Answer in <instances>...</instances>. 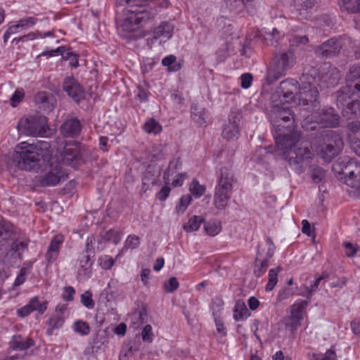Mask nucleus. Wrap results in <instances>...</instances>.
<instances>
[{"instance_id": "f257e3e1", "label": "nucleus", "mask_w": 360, "mask_h": 360, "mask_svg": "<svg viewBox=\"0 0 360 360\" xmlns=\"http://www.w3.org/2000/svg\"><path fill=\"white\" fill-rule=\"evenodd\" d=\"M276 137V147L285 157L290 168L298 174L304 171V165L313 158L311 146L307 142H300V134L290 127Z\"/></svg>"}, {"instance_id": "f03ea898", "label": "nucleus", "mask_w": 360, "mask_h": 360, "mask_svg": "<svg viewBox=\"0 0 360 360\" xmlns=\"http://www.w3.org/2000/svg\"><path fill=\"white\" fill-rule=\"evenodd\" d=\"M12 160L18 168L35 172L39 170L45 162L41 149L26 142L16 146Z\"/></svg>"}, {"instance_id": "7ed1b4c3", "label": "nucleus", "mask_w": 360, "mask_h": 360, "mask_svg": "<svg viewBox=\"0 0 360 360\" xmlns=\"http://www.w3.org/2000/svg\"><path fill=\"white\" fill-rule=\"evenodd\" d=\"M125 8L127 16L122 20L121 27L123 31H134L143 22L153 18L156 11L147 4H130Z\"/></svg>"}, {"instance_id": "20e7f679", "label": "nucleus", "mask_w": 360, "mask_h": 360, "mask_svg": "<svg viewBox=\"0 0 360 360\" xmlns=\"http://www.w3.org/2000/svg\"><path fill=\"white\" fill-rule=\"evenodd\" d=\"M316 75L317 69L314 68L303 73L301 77L302 86L300 89L297 102L295 105H302L305 106L310 104L314 110L319 106V103L317 101L319 91L316 86H318L316 84Z\"/></svg>"}, {"instance_id": "39448f33", "label": "nucleus", "mask_w": 360, "mask_h": 360, "mask_svg": "<svg viewBox=\"0 0 360 360\" xmlns=\"http://www.w3.org/2000/svg\"><path fill=\"white\" fill-rule=\"evenodd\" d=\"M343 141L335 131H323L321 139L319 140L315 150L321 158L326 162H330L343 148Z\"/></svg>"}, {"instance_id": "423d86ee", "label": "nucleus", "mask_w": 360, "mask_h": 360, "mask_svg": "<svg viewBox=\"0 0 360 360\" xmlns=\"http://www.w3.org/2000/svg\"><path fill=\"white\" fill-rule=\"evenodd\" d=\"M233 174L229 167L220 169V176L215 187L214 203L217 209L224 210L230 200L233 191Z\"/></svg>"}, {"instance_id": "0eeeda50", "label": "nucleus", "mask_w": 360, "mask_h": 360, "mask_svg": "<svg viewBox=\"0 0 360 360\" xmlns=\"http://www.w3.org/2000/svg\"><path fill=\"white\" fill-rule=\"evenodd\" d=\"M18 128L19 131L29 136L47 137L51 134L47 117L38 114L21 118Z\"/></svg>"}, {"instance_id": "6e6552de", "label": "nucleus", "mask_w": 360, "mask_h": 360, "mask_svg": "<svg viewBox=\"0 0 360 360\" xmlns=\"http://www.w3.org/2000/svg\"><path fill=\"white\" fill-rule=\"evenodd\" d=\"M295 63V57L292 48L288 51L281 52L276 55L274 63L269 70L266 80L271 84L285 75L286 71Z\"/></svg>"}, {"instance_id": "1a4fd4ad", "label": "nucleus", "mask_w": 360, "mask_h": 360, "mask_svg": "<svg viewBox=\"0 0 360 360\" xmlns=\"http://www.w3.org/2000/svg\"><path fill=\"white\" fill-rule=\"evenodd\" d=\"M335 170L344 176L345 183L357 190L360 195V164L355 160L342 161L333 165Z\"/></svg>"}, {"instance_id": "9d476101", "label": "nucleus", "mask_w": 360, "mask_h": 360, "mask_svg": "<svg viewBox=\"0 0 360 360\" xmlns=\"http://www.w3.org/2000/svg\"><path fill=\"white\" fill-rule=\"evenodd\" d=\"M360 93V66L353 65L346 77V86L337 93V101L344 104L346 97Z\"/></svg>"}, {"instance_id": "9b49d317", "label": "nucleus", "mask_w": 360, "mask_h": 360, "mask_svg": "<svg viewBox=\"0 0 360 360\" xmlns=\"http://www.w3.org/2000/svg\"><path fill=\"white\" fill-rule=\"evenodd\" d=\"M298 82L293 79H288L280 83L276 92L272 95L274 103L280 100L281 103H292L295 105L298 96Z\"/></svg>"}, {"instance_id": "f8f14e48", "label": "nucleus", "mask_w": 360, "mask_h": 360, "mask_svg": "<svg viewBox=\"0 0 360 360\" xmlns=\"http://www.w3.org/2000/svg\"><path fill=\"white\" fill-rule=\"evenodd\" d=\"M68 178L66 172L58 162L51 161L45 172L37 177V182L41 186H54Z\"/></svg>"}, {"instance_id": "ddd939ff", "label": "nucleus", "mask_w": 360, "mask_h": 360, "mask_svg": "<svg viewBox=\"0 0 360 360\" xmlns=\"http://www.w3.org/2000/svg\"><path fill=\"white\" fill-rule=\"evenodd\" d=\"M270 120L278 131H282L283 128H288L290 124L285 125L287 122L294 120L293 115L290 109L285 105V103H274L270 110Z\"/></svg>"}, {"instance_id": "4468645a", "label": "nucleus", "mask_w": 360, "mask_h": 360, "mask_svg": "<svg viewBox=\"0 0 360 360\" xmlns=\"http://www.w3.org/2000/svg\"><path fill=\"white\" fill-rule=\"evenodd\" d=\"M339 115L333 108H324L320 112H315L304 120V126L309 123L321 124L325 127H335L339 123Z\"/></svg>"}, {"instance_id": "2eb2a0df", "label": "nucleus", "mask_w": 360, "mask_h": 360, "mask_svg": "<svg viewBox=\"0 0 360 360\" xmlns=\"http://www.w3.org/2000/svg\"><path fill=\"white\" fill-rule=\"evenodd\" d=\"M340 77V72L336 67L325 64L319 71L317 70L316 84L321 89L335 86L338 84Z\"/></svg>"}, {"instance_id": "dca6fc26", "label": "nucleus", "mask_w": 360, "mask_h": 360, "mask_svg": "<svg viewBox=\"0 0 360 360\" xmlns=\"http://www.w3.org/2000/svg\"><path fill=\"white\" fill-rule=\"evenodd\" d=\"M266 243L268 248L265 256H263L264 250L262 248V245H258L257 257L255 259L253 270L254 274L257 277H260L266 272L269 266V259L273 257L274 253L275 247L269 238H267Z\"/></svg>"}, {"instance_id": "f3484780", "label": "nucleus", "mask_w": 360, "mask_h": 360, "mask_svg": "<svg viewBox=\"0 0 360 360\" xmlns=\"http://www.w3.org/2000/svg\"><path fill=\"white\" fill-rule=\"evenodd\" d=\"M93 240V238H87L85 252H82L78 259L79 275L83 273L84 275H87V276L89 277L91 268L94 262L91 257L94 256V249L92 246Z\"/></svg>"}, {"instance_id": "a211bd4d", "label": "nucleus", "mask_w": 360, "mask_h": 360, "mask_svg": "<svg viewBox=\"0 0 360 360\" xmlns=\"http://www.w3.org/2000/svg\"><path fill=\"white\" fill-rule=\"evenodd\" d=\"M343 44L345 43L342 40L332 38L319 46L316 53L323 58H331L340 53Z\"/></svg>"}, {"instance_id": "6ab92c4d", "label": "nucleus", "mask_w": 360, "mask_h": 360, "mask_svg": "<svg viewBox=\"0 0 360 360\" xmlns=\"http://www.w3.org/2000/svg\"><path fill=\"white\" fill-rule=\"evenodd\" d=\"M82 153L83 151L77 146L74 147L65 146L61 154V162L65 165L77 167L82 161Z\"/></svg>"}, {"instance_id": "aec40b11", "label": "nucleus", "mask_w": 360, "mask_h": 360, "mask_svg": "<svg viewBox=\"0 0 360 360\" xmlns=\"http://www.w3.org/2000/svg\"><path fill=\"white\" fill-rule=\"evenodd\" d=\"M34 103L39 110L49 112L55 108L56 98L50 92L40 91L35 95Z\"/></svg>"}, {"instance_id": "412c9836", "label": "nucleus", "mask_w": 360, "mask_h": 360, "mask_svg": "<svg viewBox=\"0 0 360 360\" xmlns=\"http://www.w3.org/2000/svg\"><path fill=\"white\" fill-rule=\"evenodd\" d=\"M82 124L77 117L68 118L60 126L61 134L67 138H77L82 131Z\"/></svg>"}, {"instance_id": "4be33fe9", "label": "nucleus", "mask_w": 360, "mask_h": 360, "mask_svg": "<svg viewBox=\"0 0 360 360\" xmlns=\"http://www.w3.org/2000/svg\"><path fill=\"white\" fill-rule=\"evenodd\" d=\"M63 88L77 102H79L84 97L82 87L73 77H66L64 80Z\"/></svg>"}, {"instance_id": "5701e85b", "label": "nucleus", "mask_w": 360, "mask_h": 360, "mask_svg": "<svg viewBox=\"0 0 360 360\" xmlns=\"http://www.w3.org/2000/svg\"><path fill=\"white\" fill-rule=\"evenodd\" d=\"M240 118L235 115H230L229 121L224 124L221 135L224 139L229 141L238 139L240 135L239 130Z\"/></svg>"}, {"instance_id": "b1692460", "label": "nucleus", "mask_w": 360, "mask_h": 360, "mask_svg": "<svg viewBox=\"0 0 360 360\" xmlns=\"http://www.w3.org/2000/svg\"><path fill=\"white\" fill-rule=\"evenodd\" d=\"M47 309V302L41 303L38 297H32L30 302L24 307L17 311V314L20 317H25L34 311H37L39 314H43Z\"/></svg>"}, {"instance_id": "393cba45", "label": "nucleus", "mask_w": 360, "mask_h": 360, "mask_svg": "<svg viewBox=\"0 0 360 360\" xmlns=\"http://www.w3.org/2000/svg\"><path fill=\"white\" fill-rule=\"evenodd\" d=\"M351 96L346 97V101L344 102V104L338 103V105H340L344 107L347 105L345 108L342 110V115L344 117H347L348 119L351 120L355 118L356 117L360 115V100H352L349 101L351 99Z\"/></svg>"}, {"instance_id": "a878e982", "label": "nucleus", "mask_w": 360, "mask_h": 360, "mask_svg": "<svg viewBox=\"0 0 360 360\" xmlns=\"http://www.w3.org/2000/svg\"><path fill=\"white\" fill-rule=\"evenodd\" d=\"M63 242V237L60 235L56 236L51 241L46 258L49 263L55 261L59 254V249Z\"/></svg>"}, {"instance_id": "bb28decb", "label": "nucleus", "mask_w": 360, "mask_h": 360, "mask_svg": "<svg viewBox=\"0 0 360 360\" xmlns=\"http://www.w3.org/2000/svg\"><path fill=\"white\" fill-rule=\"evenodd\" d=\"M174 30V25L169 22H162L153 32V37L151 41L163 37L169 39L172 37Z\"/></svg>"}, {"instance_id": "cd10ccee", "label": "nucleus", "mask_w": 360, "mask_h": 360, "mask_svg": "<svg viewBox=\"0 0 360 360\" xmlns=\"http://www.w3.org/2000/svg\"><path fill=\"white\" fill-rule=\"evenodd\" d=\"M34 345V341L31 338H22L20 335L14 336L10 342L11 347L14 350H25Z\"/></svg>"}, {"instance_id": "c85d7f7f", "label": "nucleus", "mask_w": 360, "mask_h": 360, "mask_svg": "<svg viewBox=\"0 0 360 360\" xmlns=\"http://www.w3.org/2000/svg\"><path fill=\"white\" fill-rule=\"evenodd\" d=\"M13 242L11 246V251L17 254L18 257L20 259H22V254L28 249L29 239L27 238H13Z\"/></svg>"}, {"instance_id": "c756f323", "label": "nucleus", "mask_w": 360, "mask_h": 360, "mask_svg": "<svg viewBox=\"0 0 360 360\" xmlns=\"http://www.w3.org/2000/svg\"><path fill=\"white\" fill-rule=\"evenodd\" d=\"M140 345L139 339H138V342L134 340L125 342L120 354V359L124 360V358L132 356L135 352L139 349Z\"/></svg>"}, {"instance_id": "7c9ffc66", "label": "nucleus", "mask_w": 360, "mask_h": 360, "mask_svg": "<svg viewBox=\"0 0 360 360\" xmlns=\"http://www.w3.org/2000/svg\"><path fill=\"white\" fill-rule=\"evenodd\" d=\"M191 114L193 121L199 125L207 123V115L205 108L198 105H193L191 107Z\"/></svg>"}, {"instance_id": "2f4dec72", "label": "nucleus", "mask_w": 360, "mask_h": 360, "mask_svg": "<svg viewBox=\"0 0 360 360\" xmlns=\"http://www.w3.org/2000/svg\"><path fill=\"white\" fill-rule=\"evenodd\" d=\"M15 228L10 222L0 220V238L4 240L13 239Z\"/></svg>"}, {"instance_id": "473e14b6", "label": "nucleus", "mask_w": 360, "mask_h": 360, "mask_svg": "<svg viewBox=\"0 0 360 360\" xmlns=\"http://www.w3.org/2000/svg\"><path fill=\"white\" fill-rule=\"evenodd\" d=\"M303 316H299L298 315L290 314L286 316L283 321L286 328H289L292 333L297 329L298 327L301 326Z\"/></svg>"}, {"instance_id": "72a5a7b5", "label": "nucleus", "mask_w": 360, "mask_h": 360, "mask_svg": "<svg viewBox=\"0 0 360 360\" xmlns=\"http://www.w3.org/2000/svg\"><path fill=\"white\" fill-rule=\"evenodd\" d=\"M250 316L246 305L243 302H237L234 307L233 318L236 321H243Z\"/></svg>"}, {"instance_id": "f704fd0d", "label": "nucleus", "mask_w": 360, "mask_h": 360, "mask_svg": "<svg viewBox=\"0 0 360 360\" xmlns=\"http://www.w3.org/2000/svg\"><path fill=\"white\" fill-rule=\"evenodd\" d=\"M202 223H204V219L201 216L194 215L184 225L183 229L186 232L195 231Z\"/></svg>"}, {"instance_id": "c9c22d12", "label": "nucleus", "mask_w": 360, "mask_h": 360, "mask_svg": "<svg viewBox=\"0 0 360 360\" xmlns=\"http://www.w3.org/2000/svg\"><path fill=\"white\" fill-rule=\"evenodd\" d=\"M65 319L63 317L54 313L48 321L49 328L47 329V334L51 335L53 330L58 329L63 326Z\"/></svg>"}, {"instance_id": "e433bc0d", "label": "nucleus", "mask_w": 360, "mask_h": 360, "mask_svg": "<svg viewBox=\"0 0 360 360\" xmlns=\"http://www.w3.org/2000/svg\"><path fill=\"white\" fill-rule=\"evenodd\" d=\"M182 163L179 159L173 160L169 164L167 171L164 174V179L166 183L170 181V176H172L178 169H181Z\"/></svg>"}, {"instance_id": "4c0bfd02", "label": "nucleus", "mask_w": 360, "mask_h": 360, "mask_svg": "<svg viewBox=\"0 0 360 360\" xmlns=\"http://www.w3.org/2000/svg\"><path fill=\"white\" fill-rule=\"evenodd\" d=\"M348 128L350 133L349 134V139L352 143L354 144L356 139H360V122L354 120L349 123Z\"/></svg>"}, {"instance_id": "58836bf2", "label": "nucleus", "mask_w": 360, "mask_h": 360, "mask_svg": "<svg viewBox=\"0 0 360 360\" xmlns=\"http://www.w3.org/2000/svg\"><path fill=\"white\" fill-rule=\"evenodd\" d=\"M143 129L148 134H157L161 131L162 127L158 121L152 118L144 124Z\"/></svg>"}, {"instance_id": "ea45409f", "label": "nucleus", "mask_w": 360, "mask_h": 360, "mask_svg": "<svg viewBox=\"0 0 360 360\" xmlns=\"http://www.w3.org/2000/svg\"><path fill=\"white\" fill-rule=\"evenodd\" d=\"M100 235L105 241H111L115 244H117L121 240L120 233L114 229L103 231Z\"/></svg>"}, {"instance_id": "a19ab883", "label": "nucleus", "mask_w": 360, "mask_h": 360, "mask_svg": "<svg viewBox=\"0 0 360 360\" xmlns=\"http://www.w3.org/2000/svg\"><path fill=\"white\" fill-rule=\"evenodd\" d=\"M205 186L200 184L196 179H193L189 186V191L196 198L202 196L205 193Z\"/></svg>"}, {"instance_id": "79ce46f5", "label": "nucleus", "mask_w": 360, "mask_h": 360, "mask_svg": "<svg viewBox=\"0 0 360 360\" xmlns=\"http://www.w3.org/2000/svg\"><path fill=\"white\" fill-rule=\"evenodd\" d=\"M309 301L298 300L290 307V314L303 316L302 312L306 309Z\"/></svg>"}, {"instance_id": "37998d69", "label": "nucleus", "mask_w": 360, "mask_h": 360, "mask_svg": "<svg viewBox=\"0 0 360 360\" xmlns=\"http://www.w3.org/2000/svg\"><path fill=\"white\" fill-rule=\"evenodd\" d=\"M345 10L350 13L360 12V0H342Z\"/></svg>"}, {"instance_id": "c03bdc74", "label": "nucleus", "mask_w": 360, "mask_h": 360, "mask_svg": "<svg viewBox=\"0 0 360 360\" xmlns=\"http://www.w3.org/2000/svg\"><path fill=\"white\" fill-rule=\"evenodd\" d=\"M176 59L173 55L168 56L162 59V64L164 66H168L169 70L176 72L180 69V65L175 63Z\"/></svg>"}, {"instance_id": "a18cd8bd", "label": "nucleus", "mask_w": 360, "mask_h": 360, "mask_svg": "<svg viewBox=\"0 0 360 360\" xmlns=\"http://www.w3.org/2000/svg\"><path fill=\"white\" fill-rule=\"evenodd\" d=\"M328 278V273H323V274L318 277L314 283L311 285L309 287H307L306 286L305 288H306V292H307V298L309 299L310 298V295L315 292L318 288H319V286L320 285L321 281H325L326 279H327Z\"/></svg>"}, {"instance_id": "49530a36", "label": "nucleus", "mask_w": 360, "mask_h": 360, "mask_svg": "<svg viewBox=\"0 0 360 360\" xmlns=\"http://www.w3.org/2000/svg\"><path fill=\"white\" fill-rule=\"evenodd\" d=\"M191 200L192 198L190 195L186 194L183 195L179 200V203L176 207L177 213L183 214L187 209Z\"/></svg>"}, {"instance_id": "de8ad7c7", "label": "nucleus", "mask_w": 360, "mask_h": 360, "mask_svg": "<svg viewBox=\"0 0 360 360\" xmlns=\"http://www.w3.org/2000/svg\"><path fill=\"white\" fill-rule=\"evenodd\" d=\"M278 270H276L274 269H271L269 271V281L268 283L266 285V290L271 291L273 290L276 284L277 283L278 278H277V274L278 270L280 269L279 267L277 268Z\"/></svg>"}, {"instance_id": "09e8293b", "label": "nucleus", "mask_w": 360, "mask_h": 360, "mask_svg": "<svg viewBox=\"0 0 360 360\" xmlns=\"http://www.w3.org/2000/svg\"><path fill=\"white\" fill-rule=\"evenodd\" d=\"M158 175H155L151 171L147 170L143 178V186L149 187L150 186H154L158 180Z\"/></svg>"}, {"instance_id": "8fccbe9b", "label": "nucleus", "mask_w": 360, "mask_h": 360, "mask_svg": "<svg viewBox=\"0 0 360 360\" xmlns=\"http://www.w3.org/2000/svg\"><path fill=\"white\" fill-rule=\"evenodd\" d=\"M311 360H337V356L333 350L328 349L325 354H314Z\"/></svg>"}, {"instance_id": "3c124183", "label": "nucleus", "mask_w": 360, "mask_h": 360, "mask_svg": "<svg viewBox=\"0 0 360 360\" xmlns=\"http://www.w3.org/2000/svg\"><path fill=\"white\" fill-rule=\"evenodd\" d=\"M81 302L84 306L89 309H93L94 307L95 303L92 300V293L89 290L82 294Z\"/></svg>"}, {"instance_id": "603ef678", "label": "nucleus", "mask_w": 360, "mask_h": 360, "mask_svg": "<svg viewBox=\"0 0 360 360\" xmlns=\"http://www.w3.org/2000/svg\"><path fill=\"white\" fill-rule=\"evenodd\" d=\"M75 332L81 334L82 335H86L89 333L90 328L87 323L82 321H77L75 323Z\"/></svg>"}, {"instance_id": "864d4df0", "label": "nucleus", "mask_w": 360, "mask_h": 360, "mask_svg": "<svg viewBox=\"0 0 360 360\" xmlns=\"http://www.w3.org/2000/svg\"><path fill=\"white\" fill-rule=\"evenodd\" d=\"M204 229L208 235L212 236H216L221 231L220 226L214 222L205 223L204 224Z\"/></svg>"}, {"instance_id": "5fc2aeb1", "label": "nucleus", "mask_w": 360, "mask_h": 360, "mask_svg": "<svg viewBox=\"0 0 360 360\" xmlns=\"http://www.w3.org/2000/svg\"><path fill=\"white\" fill-rule=\"evenodd\" d=\"M37 22V19L34 17H28L22 18L18 21L17 24L14 25L16 29L25 28L34 25Z\"/></svg>"}, {"instance_id": "6e6d98bb", "label": "nucleus", "mask_w": 360, "mask_h": 360, "mask_svg": "<svg viewBox=\"0 0 360 360\" xmlns=\"http://www.w3.org/2000/svg\"><path fill=\"white\" fill-rule=\"evenodd\" d=\"M295 7H302L304 9L311 8L314 6L318 0H292Z\"/></svg>"}, {"instance_id": "4d7b16f0", "label": "nucleus", "mask_w": 360, "mask_h": 360, "mask_svg": "<svg viewBox=\"0 0 360 360\" xmlns=\"http://www.w3.org/2000/svg\"><path fill=\"white\" fill-rule=\"evenodd\" d=\"M139 238L134 234H131L127 237L124 243V248L135 249L139 247Z\"/></svg>"}, {"instance_id": "13d9d810", "label": "nucleus", "mask_w": 360, "mask_h": 360, "mask_svg": "<svg viewBox=\"0 0 360 360\" xmlns=\"http://www.w3.org/2000/svg\"><path fill=\"white\" fill-rule=\"evenodd\" d=\"M179 282L176 277L170 278L167 282L164 284V289L167 292H172L179 288Z\"/></svg>"}, {"instance_id": "bf43d9fd", "label": "nucleus", "mask_w": 360, "mask_h": 360, "mask_svg": "<svg viewBox=\"0 0 360 360\" xmlns=\"http://www.w3.org/2000/svg\"><path fill=\"white\" fill-rule=\"evenodd\" d=\"M325 170L323 168L316 167L312 169L311 179L315 183H319L325 177Z\"/></svg>"}, {"instance_id": "052dcab7", "label": "nucleus", "mask_w": 360, "mask_h": 360, "mask_svg": "<svg viewBox=\"0 0 360 360\" xmlns=\"http://www.w3.org/2000/svg\"><path fill=\"white\" fill-rule=\"evenodd\" d=\"M289 41L291 47L300 46L308 42V38L306 36H294Z\"/></svg>"}, {"instance_id": "680f3d73", "label": "nucleus", "mask_w": 360, "mask_h": 360, "mask_svg": "<svg viewBox=\"0 0 360 360\" xmlns=\"http://www.w3.org/2000/svg\"><path fill=\"white\" fill-rule=\"evenodd\" d=\"M24 91L22 89H16L11 98V105L13 107L16 106L22 101Z\"/></svg>"}, {"instance_id": "e2e57ef3", "label": "nucleus", "mask_w": 360, "mask_h": 360, "mask_svg": "<svg viewBox=\"0 0 360 360\" xmlns=\"http://www.w3.org/2000/svg\"><path fill=\"white\" fill-rule=\"evenodd\" d=\"M213 316L214 317V321L217 327V331L223 335L226 334V328L224 326V322L221 318L217 315V312L214 310Z\"/></svg>"}, {"instance_id": "0e129e2a", "label": "nucleus", "mask_w": 360, "mask_h": 360, "mask_svg": "<svg viewBox=\"0 0 360 360\" xmlns=\"http://www.w3.org/2000/svg\"><path fill=\"white\" fill-rule=\"evenodd\" d=\"M142 339L145 342H151L153 338V333L152 332V327L150 325H146L142 330L141 333Z\"/></svg>"}, {"instance_id": "69168bd1", "label": "nucleus", "mask_w": 360, "mask_h": 360, "mask_svg": "<svg viewBox=\"0 0 360 360\" xmlns=\"http://www.w3.org/2000/svg\"><path fill=\"white\" fill-rule=\"evenodd\" d=\"M343 246L345 248V254L348 257H353L358 250V246L349 242H345Z\"/></svg>"}, {"instance_id": "338daca9", "label": "nucleus", "mask_w": 360, "mask_h": 360, "mask_svg": "<svg viewBox=\"0 0 360 360\" xmlns=\"http://www.w3.org/2000/svg\"><path fill=\"white\" fill-rule=\"evenodd\" d=\"M252 82V75L250 73H245L240 76V85L244 89L249 88Z\"/></svg>"}, {"instance_id": "774afa93", "label": "nucleus", "mask_w": 360, "mask_h": 360, "mask_svg": "<svg viewBox=\"0 0 360 360\" xmlns=\"http://www.w3.org/2000/svg\"><path fill=\"white\" fill-rule=\"evenodd\" d=\"M56 314L66 319L68 316V305L66 304H58L56 308Z\"/></svg>"}]
</instances>
